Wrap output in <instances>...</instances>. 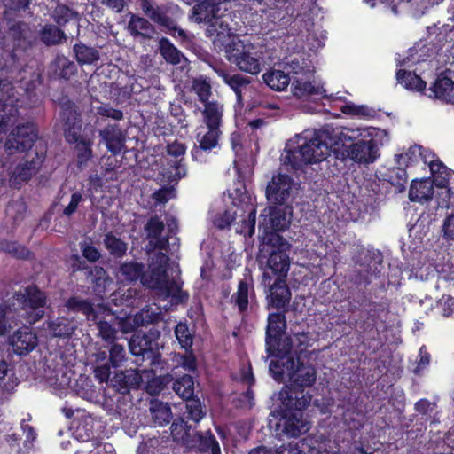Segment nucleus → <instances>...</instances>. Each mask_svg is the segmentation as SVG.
<instances>
[{
  "instance_id": "nucleus-59",
  "label": "nucleus",
  "mask_w": 454,
  "mask_h": 454,
  "mask_svg": "<svg viewBox=\"0 0 454 454\" xmlns=\"http://www.w3.org/2000/svg\"><path fill=\"white\" fill-rule=\"evenodd\" d=\"M110 363L113 367H119L126 358L123 346L114 343L109 350Z\"/></svg>"
},
{
  "instance_id": "nucleus-61",
  "label": "nucleus",
  "mask_w": 454,
  "mask_h": 454,
  "mask_svg": "<svg viewBox=\"0 0 454 454\" xmlns=\"http://www.w3.org/2000/svg\"><path fill=\"white\" fill-rule=\"evenodd\" d=\"M236 215L237 210L233 212L231 210H226L222 214H218L213 219L214 225L219 229L227 228L234 221Z\"/></svg>"
},
{
  "instance_id": "nucleus-5",
  "label": "nucleus",
  "mask_w": 454,
  "mask_h": 454,
  "mask_svg": "<svg viewBox=\"0 0 454 454\" xmlns=\"http://www.w3.org/2000/svg\"><path fill=\"white\" fill-rule=\"evenodd\" d=\"M226 59L240 71L252 75L258 74L264 66L262 51L248 38H232L224 47Z\"/></svg>"
},
{
  "instance_id": "nucleus-48",
  "label": "nucleus",
  "mask_w": 454,
  "mask_h": 454,
  "mask_svg": "<svg viewBox=\"0 0 454 454\" xmlns=\"http://www.w3.org/2000/svg\"><path fill=\"white\" fill-rule=\"evenodd\" d=\"M193 380L190 375H184L173 383L174 391L182 398L189 400L193 395Z\"/></svg>"
},
{
  "instance_id": "nucleus-2",
  "label": "nucleus",
  "mask_w": 454,
  "mask_h": 454,
  "mask_svg": "<svg viewBox=\"0 0 454 454\" xmlns=\"http://www.w3.org/2000/svg\"><path fill=\"white\" fill-rule=\"evenodd\" d=\"M336 129H305L290 139L281 155L283 164L301 168L324 160L338 145Z\"/></svg>"
},
{
  "instance_id": "nucleus-30",
  "label": "nucleus",
  "mask_w": 454,
  "mask_h": 454,
  "mask_svg": "<svg viewBox=\"0 0 454 454\" xmlns=\"http://www.w3.org/2000/svg\"><path fill=\"white\" fill-rule=\"evenodd\" d=\"M268 286L270 287V294L268 298L270 299V302L272 306L278 309L285 307L291 297L290 290L286 286L285 279L276 278L275 282L273 284L270 283Z\"/></svg>"
},
{
  "instance_id": "nucleus-22",
  "label": "nucleus",
  "mask_w": 454,
  "mask_h": 454,
  "mask_svg": "<svg viewBox=\"0 0 454 454\" xmlns=\"http://www.w3.org/2000/svg\"><path fill=\"white\" fill-rule=\"evenodd\" d=\"M228 10L226 3L222 4V10L213 15L208 20H202L201 22L208 23L207 33L208 35H215V39L221 41L222 38L231 35V30L229 27L228 18L224 12Z\"/></svg>"
},
{
  "instance_id": "nucleus-34",
  "label": "nucleus",
  "mask_w": 454,
  "mask_h": 454,
  "mask_svg": "<svg viewBox=\"0 0 454 454\" xmlns=\"http://www.w3.org/2000/svg\"><path fill=\"white\" fill-rule=\"evenodd\" d=\"M152 420L155 427H162L168 424L172 419V411L166 403L153 400L149 406Z\"/></svg>"
},
{
  "instance_id": "nucleus-38",
  "label": "nucleus",
  "mask_w": 454,
  "mask_h": 454,
  "mask_svg": "<svg viewBox=\"0 0 454 454\" xmlns=\"http://www.w3.org/2000/svg\"><path fill=\"white\" fill-rule=\"evenodd\" d=\"M263 82L273 90L282 91L290 83V77L281 70H270L263 74Z\"/></svg>"
},
{
  "instance_id": "nucleus-41",
  "label": "nucleus",
  "mask_w": 454,
  "mask_h": 454,
  "mask_svg": "<svg viewBox=\"0 0 454 454\" xmlns=\"http://www.w3.org/2000/svg\"><path fill=\"white\" fill-rule=\"evenodd\" d=\"M203 129L204 127H200L196 136L199 145L206 150H211L216 147L222 133L220 128L206 127L207 130L204 131Z\"/></svg>"
},
{
  "instance_id": "nucleus-55",
  "label": "nucleus",
  "mask_w": 454,
  "mask_h": 454,
  "mask_svg": "<svg viewBox=\"0 0 454 454\" xmlns=\"http://www.w3.org/2000/svg\"><path fill=\"white\" fill-rule=\"evenodd\" d=\"M0 251L11 254L18 258H25L28 255V251L25 247L6 239L0 240Z\"/></svg>"
},
{
  "instance_id": "nucleus-28",
  "label": "nucleus",
  "mask_w": 454,
  "mask_h": 454,
  "mask_svg": "<svg viewBox=\"0 0 454 454\" xmlns=\"http://www.w3.org/2000/svg\"><path fill=\"white\" fill-rule=\"evenodd\" d=\"M293 340L290 337L281 335L278 338V342L274 345L273 349L267 350L270 356H277L276 360L270 363H276L277 370L283 368V363H286L287 359H294L288 355L294 350Z\"/></svg>"
},
{
  "instance_id": "nucleus-4",
  "label": "nucleus",
  "mask_w": 454,
  "mask_h": 454,
  "mask_svg": "<svg viewBox=\"0 0 454 454\" xmlns=\"http://www.w3.org/2000/svg\"><path fill=\"white\" fill-rule=\"evenodd\" d=\"M291 245L278 233H270L263 238L258 260L264 266L262 284L270 286L273 278L285 279L290 267V259L287 252Z\"/></svg>"
},
{
  "instance_id": "nucleus-56",
  "label": "nucleus",
  "mask_w": 454,
  "mask_h": 454,
  "mask_svg": "<svg viewBox=\"0 0 454 454\" xmlns=\"http://www.w3.org/2000/svg\"><path fill=\"white\" fill-rule=\"evenodd\" d=\"M176 337L184 349H187L192 345V336L186 324L179 323L175 329Z\"/></svg>"
},
{
  "instance_id": "nucleus-1",
  "label": "nucleus",
  "mask_w": 454,
  "mask_h": 454,
  "mask_svg": "<svg viewBox=\"0 0 454 454\" xmlns=\"http://www.w3.org/2000/svg\"><path fill=\"white\" fill-rule=\"evenodd\" d=\"M168 260L161 251L154 254L151 258L148 270L144 273L142 264L135 262H125L120 266L117 278L121 282L140 278L143 286L154 290L159 296L172 297L176 301L183 302L188 298V294L182 291L177 279L169 278L167 273Z\"/></svg>"
},
{
  "instance_id": "nucleus-32",
  "label": "nucleus",
  "mask_w": 454,
  "mask_h": 454,
  "mask_svg": "<svg viewBox=\"0 0 454 454\" xmlns=\"http://www.w3.org/2000/svg\"><path fill=\"white\" fill-rule=\"evenodd\" d=\"M102 306L101 304L92 305L87 300L80 299L77 297H72L66 302V307L68 310L73 312H81L87 317L88 320H97L98 318V308Z\"/></svg>"
},
{
  "instance_id": "nucleus-63",
  "label": "nucleus",
  "mask_w": 454,
  "mask_h": 454,
  "mask_svg": "<svg viewBox=\"0 0 454 454\" xmlns=\"http://www.w3.org/2000/svg\"><path fill=\"white\" fill-rule=\"evenodd\" d=\"M186 409L189 418L195 422H199L205 415L202 411L201 404L198 400L189 399L186 403Z\"/></svg>"
},
{
  "instance_id": "nucleus-12",
  "label": "nucleus",
  "mask_w": 454,
  "mask_h": 454,
  "mask_svg": "<svg viewBox=\"0 0 454 454\" xmlns=\"http://www.w3.org/2000/svg\"><path fill=\"white\" fill-rule=\"evenodd\" d=\"M37 137L34 124L19 125L13 129L5 142V148L11 153L23 152L32 147Z\"/></svg>"
},
{
  "instance_id": "nucleus-37",
  "label": "nucleus",
  "mask_w": 454,
  "mask_h": 454,
  "mask_svg": "<svg viewBox=\"0 0 454 454\" xmlns=\"http://www.w3.org/2000/svg\"><path fill=\"white\" fill-rule=\"evenodd\" d=\"M432 91L436 98L454 103V82L448 77H439L433 85Z\"/></svg>"
},
{
  "instance_id": "nucleus-53",
  "label": "nucleus",
  "mask_w": 454,
  "mask_h": 454,
  "mask_svg": "<svg viewBox=\"0 0 454 454\" xmlns=\"http://www.w3.org/2000/svg\"><path fill=\"white\" fill-rule=\"evenodd\" d=\"M76 153H77V164L80 168H83L87 166V163L92 157V150H91V143L90 141H85L81 139L76 144Z\"/></svg>"
},
{
  "instance_id": "nucleus-29",
  "label": "nucleus",
  "mask_w": 454,
  "mask_h": 454,
  "mask_svg": "<svg viewBox=\"0 0 454 454\" xmlns=\"http://www.w3.org/2000/svg\"><path fill=\"white\" fill-rule=\"evenodd\" d=\"M434 195L433 182L430 179L413 181L409 191V199L414 202L423 203Z\"/></svg>"
},
{
  "instance_id": "nucleus-58",
  "label": "nucleus",
  "mask_w": 454,
  "mask_h": 454,
  "mask_svg": "<svg viewBox=\"0 0 454 454\" xmlns=\"http://www.w3.org/2000/svg\"><path fill=\"white\" fill-rule=\"evenodd\" d=\"M129 350L134 356H144L148 350V341L145 336L135 335L129 342Z\"/></svg>"
},
{
  "instance_id": "nucleus-14",
  "label": "nucleus",
  "mask_w": 454,
  "mask_h": 454,
  "mask_svg": "<svg viewBox=\"0 0 454 454\" xmlns=\"http://www.w3.org/2000/svg\"><path fill=\"white\" fill-rule=\"evenodd\" d=\"M153 376L152 370H126L117 372L111 380L112 385L118 391H125L128 388L142 387L144 380H149Z\"/></svg>"
},
{
  "instance_id": "nucleus-46",
  "label": "nucleus",
  "mask_w": 454,
  "mask_h": 454,
  "mask_svg": "<svg viewBox=\"0 0 454 454\" xmlns=\"http://www.w3.org/2000/svg\"><path fill=\"white\" fill-rule=\"evenodd\" d=\"M75 328L72 322L63 317L49 323V330L54 337L69 338Z\"/></svg>"
},
{
  "instance_id": "nucleus-19",
  "label": "nucleus",
  "mask_w": 454,
  "mask_h": 454,
  "mask_svg": "<svg viewBox=\"0 0 454 454\" xmlns=\"http://www.w3.org/2000/svg\"><path fill=\"white\" fill-rule=\"evenodd\" d=\"M98 318L92 320L98 325L100 337L108 342L114 341L116 334L115 313L106 306L98 308Z\"/></svg>"
},
{
  "instance_id": "nucleus-39",
  "label": "nucleus",
  "mask_w": 454,
  "mask_h": 454,
  "mask_svg": "<svg viewBox=\"0 0 454 454\" xmlns=\"http://www.w3.org/2000/svg\"><path fill=\"white\" fill-rule=\"evenodd\" d=\"M159 49L163 59L171 65H178L186 60L184 55L168 38L163 37L159 41Z\"/></svg>"
},
{
  "instance_id": "nucleus-62",
  "label": "nucleus",
  "mask_w": 454,
  "mask_h": 454,
  "mask_svg": "<svg viewBox=\"0 0 454 454\" xmlns=\"http://www.w3.org/2000/svg\"><path fill=\"white\" fill-rule=\"evenodd\" d=\"M304 444L305 443H301V441L282 444L275 448V454H306L304 453V450H302Z\"/></svg>"
},
{
  "instance_id": "nucleus-57",
  "label": "nucleus",
  "mask_w": 454,
  "mask_h": 454,
  "mask_svg": "<svg viewBox=\"0 0 454 454\" xmlns=\"http://www.w3.org/2000/svg\"><path fill=\"white\" fill-rule=\"evenodd\" d=\"M53 18L59 25L63 26L69 21L75 20L76 13L66 5H58L54 10Z\"/></svg>"
},
{
  "instance_id": "nucleus-6",
  "label": "nucleus",
  "mask_w": 454,
  "mask_h": 454,
  "mask_svg": "<svg viewBox=\"0 0 454 454\" xmlns=\"http://www.w3.org/2000/svg\"><path fill=\"white\" fill-rule=\"evenodd\" d=\"M277 365L276 363H270V372L277 381L288 380L295 387H308L316 381V369L301 364L299 359H287L280 370H277Z\"/></svg>"
},
{
  "instance_id": "nucleus-16",
  "label": "nucleus",
  "mask_w": 454,
  "mask_h": 454,
  "mask_svg": "<svg viewBox=\"0 0 454 454\" xmlns=\"http://www.w3.org/2000/svg\"><path fill=\"white\" fill-rule=\"evenodd\" d=\"M434 158V154L427 149H424L419 145L411 146L404 153H400L395 156V161L398 165V176L400 178H405L406 174L404 168L417 162L421 159L425 164H429V160Z\"/></svg>"
},
{
  "instance_id": "nucleus-26",
  "label": "nucleus",
  "mask_w": 454,
  "mask_h": 454,
  "mask_svg": "<svg viewBox=\"0 0 454 454\" xmlns=\"http://www.w3.org/2000/svg\"><path fill=\"white\" fill-rule=\"evenodd\" d=\"M286 329V321L282 314L272 313L268 317L266 331V350H271L278 342V338L283 335Z\"/></svg>"
},
{
  "instance_id": "nucleus-51",
  "label": "nucleus",
  "mask_w": 454,
  "mask_h": 454,
  "mask_svg": "<svg viewBox=\"0 0 454 454\" xmlns=\"http://www.w3.org/2000/svg\"><path fill=\"white\" fill-rule=\"evenodd\" d=\"M94 282V291L102 294L106 291L107 286L112 283L111 278L106 275V270L101 267H95L91 271Z\"/></svg>"
},
{
  "instance_id": "nucleus-9",
  "label": "nucleus",
  "mask_w": 454,
  "mask_h": 454,
  "mask_svg": "<svg viewBox=\"0 0 454 454\" xmlns=\"http://www.w3.org/2000/svg\"><path fill=\"white\" fill-rule=\"evenodd\" d=\"M18 304L26 311L29 323L38 321L43 316V308L46 303L45 295L35 286H28L24 292H19L13 296L12 306Z\"/></svg>"
},
{
  "instance_id": "nucleus-23",
  "label": "nucleus",
  "mask_w": 454,
  "mask_h": 454,
  "mask_svg": "<svg viewBox=\"0 0 454 454\" xmlns=\"http://www.w3.org/2000/svg\"><path fill=\"white\" fill-rule=\"evenodd\" d=\"M107 149L114 154L120 153L125 144V136L119 125H108L99 132Z\"/></svg>"
},
{
  "instance_id": "nucleus-17",
  "label": "nucleus",
  "mask_w": 454,
  "mask_h": 454,
  "mask_svg": "<svg viewBox=\"0 0 454 454\" xmlns=\"http://www.w3.org/2000/svg\"><path fill=\"white\" fill-rule=\"evenodd\" d=\"M61 118L65 122V137L69 143H78L82 123L74 106L68 103L61 106Z\"/></svg>"
},
{
  "instance_id": "nucleus-10",
  "label": "nucleus",
  "mask_w": 454,
  "mask_h": 454,
  "mask_svg": "<svg viewBox=\"0 0 454 454\" xmlns=\"http://www.w3.org/2000/svg\"><path fill=\"white\" fill-rule=\"evenodd\" d=\"M140 7L148 18L166 27L172 36L181 40L187 39L185 31L177 27L176 21L167 16V8L164 5H158L153 0H141Z\"/></svg>"
},
{
  "instance_id": "nucleus-21",
  "label": "nucleus",
  "mask_w": 454,
  "mask_h": 454,
  "mask_svg": "<svg viewBox=\"0 0 454 454\" xmlns=\"http://www.w3.org/2000/svg\"><path fill=\"white\" fill-rule=\"evenodd\" d=\"M164 230V223L158 216L152 217L145 227L149 243L147 249L153 251L155 249L163 250L168 245V239L161 235Z\"/></svg>"
},
{
  "instance_id": "nucleus-64",
  "label": "nucleus",
  "mask_w": 454,
  "mask_h": 454,
  "mask_svg": "<svg viewBox=\"0 0 454 454\" xmlns=\"http://www.w3.org/2000/svg\"><path fill=\"white\" fill-rule=\"evenodd\" d=\"M80 247L83 257L88 261L96 262L99 259L100 253L90 242L85 240L80 244Z\"/></svg>"
},
{
  "instance_id": "nucleus-7",
  "label": "nucleus",
  "mask_w": 454,
  "mask_h": 454,
  "mask_svg": "<svg viewBox=\"0 0 454 454\" xmlns=\"http://www.w3.org/2000/svg\"><path fill=\"white\" fill-rule=\"evenodd\" d=\"M290 67L297 77L294 78L292 91L294 97L303 100H318L327 98L323 85L316 81H310L313 72L309 67L300 66L298 60H292Z\"/></svg>"
},
{
  "instance_id": "nucleus-45",
  "label": "nucleus",
  "mask_w": 454,
  "mask_h": 454,
  "mask_svg": "<svg viewBox=\"0 0 454 454\" xmlns=\"http://www.w3.org/2000/svg\"><path fill=\"white\" fill-rule=\"evenodd\" d=\"M18 324L15 309L6 303L0 305V335L5 334Z\"/></svg>"
},
{
  "instance_id": "nucleus-49",
  "label": "nucleus",
  "mask_w": 454,
  "mask_h": 454,
  "mask_svg": "<svg viewBox=\"0 0 454 454\" xmlns=\"http://www.w3.org/2000/svg\"><path fill=\"white\" fill-rule=\"evenodd\" d=\"M17 114L18 109L12 102L0 105V133L5 132L7 127L15 121Z\"/></svg>"
},
{
  "instance_id": "nucleus-20",
  "label": "nucleus",
  "mask_w": 454,
  "mask_h": 454,
  "mask_svg": "<svg viewBox=\"0 0 454 454\" xmlns=\"http://www.w3.org/2000/svg\"><path fill=\"white\" fill-rule=\"evenodd\" d=\"M44 159L43 153H36L30 160L20 163L12 172L11 182L13 186L21 184L27 182L30 177L36 173Z\"/></svg>"
},
{
  "instance_id": "nucleus-27",
  "label": "nucleus",
  "mask_w": 454,
  "mask_h": 454,
  "mask_svg": "<svg viewBox=\"0 0 454 454\" xmlns=\"http://www.w3.org/2000/svg\"><path fill=\"white\" fill-rule=\"evenodd\" d=\"M428 167L433 177V180H431L433 182V186L435 185L440 188H447L448 192H450V178L454 175L451 170L444 166L440 160H434V158L432 160H429Z\"/></svg>"
},
{
  "instance_id": "nucleus-25",
  "label": "nucleus",
  "mask_w": 454,
  "mask_h": 454,
  "mask_svg": "<svg viewBox=\"0 0 454 454\" xmlns=\"http://www.w3.org/2000/svg\"><path fill=\"white\" fill-rule=\"evenodd\" d=\"M254 286L251 278H244L239 281L237 291L231 295V302L239 312L247 310L250 301L254 297Z\"/></svg>"
},
{
  "instance_id": "nucleus-36",
  "label": "nucleus",
  "mask_w": 454,
  "mask_h": 454,
  "mask_svg": "<svg viewBox=\"0 0 454 454\" xmlns=\"http://www.w3.org/2000/svg\"><path fill=\"white\" fill-rule=\"evenodd\" d=\"M128 29L134 36L151 38L154 33L153 25L145 18L132 14L128 24Z\"/></svg>"
},
{
  "instance_id": "nucleus-18",
  "label": "nucleus",
  "mask_w": 454,
  "mask_h": 454,
  "mask_svg": "<svg viewBox=\"0 0 454 454\" xmlns=\"http://www.w3.org/2000/svg\"><path fill=\"white\" fill-rule=\"evenodd\" d=\"M235 217L239 218L236 223V232L245 237H251L255 231L256 209L252 202L245 203L237 209Z\"/></svg>"
},
{
  "instance_id": "nucleus-47",
  "label": "nucleus",
  "mask_w": 454,
  "mask_h": 454,
  "mask_svg": "<svg viewBox=\"0 0 454 454\" xmlns=\"http://www.w3.org/2000/svg\"><path fill=\"white\" fill-rule=\"evenodd\" d=\"M74 51L77 61L82 65H90L99 59L98 50L84 44L74 45Z\"/></svg>"
},
{
  "instance_id": "nucleus-3",
  "label": "nucleus",
  "mask_w": 454,
  "mask_h": 454,
  "mask_svg": "<svg viewBox=\"0 0 454 454\" xmlns=\"http://www.w3.org/2000/svg\"><path fill=\"white\" fill-rule=\"evenodd\" d=\"M338 145L356 141L346 148L347 157L358 164L368 165L380 158V149L389 141L386 129L375 127L336 128Z\"/></svg>"
},
{
  "instance_id": "nucleus-40",
  "label": "nucleus",
  "mask_w": 454,
  "mask_h": 454,
  "mask_svg": "<svg viewBox=\"0 0 454 454\" xmlns=\"http://www.w3.org/2000/svg\"><path fill=\"white\" fill-rule=\"evenodd\" d=\"M396 79L398 83L407 90L422 91L426 88V82H424L415 73L406 71L400 68L396 72Z\"/></svg>"
},
{
  "instance_id": "nucleus-54",
  "label": "nucleus",
  "mask_w": 454,
  "mask_h": 454,
  "mask_svg": "<svg viewBox=\"0 0 454 454\" xmlns=\"http://www.w3.org/2000/svg\"><path fill=\"white\" fill-rule=\"evenodd\" d=\"M223 82L233 90L237 100L239 103L241 101V88L248 84V79L239 74H229L228 78H226Z\"/></svg>"
},
{
  "instance_id": "nucleus-15",
  "label": "nucleus",
  "mask_w": 454,
  "mask_h": 454,
  "mask_svg": "<svg viewBox=\"0 0 454 454\" xmlns=\"http://www.w3.org/2000/svg\"><path fill=\"white\" fill-rule=\"evenodd\" d=\"M8 343L12 351L19 355H27L33 351L38 343V339L29 328H20L15 331L8 339Z\"/></svg>"
},
{
  "instance_id": "nucleus-13",
  "label": "nucleus",
  "mask_w": 454,
  "mask_h": 454,
  "mask_svg": "<svg viewBox=\"0 0 454 454\" xmlns=\"http://www.w3.org/2000/svg\"><path fill=\"white\" fill-rule=\"evenodd\" d=\"M295 184L287 176L279 174L274 176L266 189V197L269 201L283 205L292 197Z\"/></svg>"
},
{
  "instance_id": "nucleus-8",
  "label": "nucleus",
  "mask_w": 454,
  "mask_h": 454,
  "mask_svg": "<svg viewBox=\"0 0 454 454\" xmlns=\"http://www.w3.org/2000/svg\"><path fill=\"white\" fill-rule=\"evenodd\" d=\"M273 416L278 417L274 429L279 435L298 437L310 428L309 421L303 417L302 413L280 407V411H275Z\"/></svg>"
},
{
  "instance_id": "nucleus-50",
  "label": "nucleus",
  "mask_w": 454,
  "mask_h": 454,
  "mask_svg": "<svg viewBox=\"0 0 454 454\" xmlns=\"http://www.w3.org/2000/svg\"><path fill=\"white\" fill-rule=\"evenodd\" d=\"M104 243L110 254L116 257L124 255L128 249V246L124 241L110 233L106 235Z\"/></svg>"
},
{
  "instance_id": "nucleus-52",
  "label": "nucleus",
  "mask_w": 454,
  "mask_h": 454,
  "mask_svg": "<svg viewBox=\"0 0 454 454\" xmlns=\"http://www.w3.org/2000/svg\"><path fill=\"white\" fill-rule=\"evenodd\" d=\"M64 38V33L53 25H47L41 31V39L47 45L59 43Z\"/></svg>"
},
{
  "instance_id": "nucleus-11",
  "label": "nucleus",
  "mask_w": 454,
  "mask_h": 454,
  "mask_svg": "<svg viewBox=\"0 0 454 454\" xmlns=\"http://www.w3.org/2000/svg\"><path fill=\"white\" fill-rule=\"evenodd\" d=\"M291 222V212L275 207H265L260 215L259 228H263L265 237L270 233H278L288 228Z\"/></svg>"
},
{
  "instance_id": "nucleus-35",
  "label": "nucleus",
  "mask_w": 454,
  "mask_h": 454,
  "mask_svg": "<svg viewBox=\"0 0 454 454\" xmlns=\"http://www.w3.org/2000/svg\"><path fill=\"white\" fill-rule=\"evenodd\" d=\"M170 429L171 435L176 442H180L189 448L193 447L195 433L191 430V427L187 426L184 419L175 420Z\"/></svg>"
},
{
  "instance_id": "nucleus-43",
  "label": "nucleus",
  "mask_w": 454,
  "mask_h": 454,
  "mask_svg": "<svg viewBox=\"0 0 454 454\" xmlns=\"http://www.w3.org/2000/svg\"><path fill=\"white\" fill-rule=\"evenodd\" d=\"M192 91H193L198 99L202 103L210 102L209 98L212 96V85L210 81L206 76H199L192 81Z\"/></svg>"
},
{
  "instance_id": "nucleus-24",
  "label": "nucleus",
  "mask_w": 454,
  "mask_h": 454,
  "mask_svg": "<svg viewBox=\"0 0 454 454\" xmlns=\"http://www.w3.org/2000/svg\"><path fill=\"white\" fill-rule=\"evenodd\" d=\"M278 400L282 408L294 411V412L302 413V410L307 408L310 402L311 396L309 394H302L301 397L294 395V392L287 388H283L278 393Z\"/></svg>"
},
{
  "instance_id": "nucleus-44",
  "label": "nucleus",
  "mask_w": 454,
  "mask_h": 454,
  "mask_svg": "<svg viewBox=\"0 0 454 454\" xmlns=\"http://www.w3.org/2000/svg\"><path fill=\"white\" fill-rule=\"evenodd\" d=\"M160 318V311L155 305H148L143 308L133 317L135 325L143 326L155 323Z\"/></svg>"
},
{
  "instance_id": "nucleus-31",
  "label": "nucleus",
  "mask_w": 454,
  "mask_h": 454,
  "mask_svg": "<svg viewBox=\"0 0 454 454\" xmlns=\"http://www.w3.org/2000/svg\"><path fill=\"white\" fill-rule=\"evenodd\" d=\"M202 117L206 127L220 128L223 114V105L216 100L203 104Z\"/></svg>"
},
{
  "instance_id": "nucleus-42",
  "label": "nucleus",
  "mask_w": 454,
  "mask_h": 454,
  "mask_svg": "<svg viewBox=\"0 0 454 454\" xmlns=\"http://www.w3.org/2000/svg\"><path fill=\"white\" fill-rule=\"evenodd\" d=\"M193 440V447L198 443V447L202 452H210V454H220L221 452L219 443L211 432H207L205 434L195 433Z\"/></svg>"
},
{
  "instance_id": "nucleus-60",
  "label": "nucleus",
  "mask_w": 454,
  "mask_h": 454,
  "mask_svg": "<svg viewBox=\"0 0 454 454\" xmlns=\"http://www.w3.org/2000/svg\"><path fill=\"white\" fill-rule=\"evenodd\" d=\"M174 360L184 371L193 372L196 369V359L192 352L184 355H176Z\"/></svg>"
},
{
  "instance_id": "nucleus-33",
  "label": "nucleus",
  "mask_w": 454,
  "mask_h": 454,
  "mask_svg": "<svg viewBox=\"0 0 454 454\" xmlns=\"http://www.w3.org/2000/svg\"><path fill=\"white\" fill-rule=\"evenodd\" d=\"M305 443L302 446L306 454H333L334 450L331 446V442L322 435L317 437H307L301 441Z\"/></svg>"
}]
</instances>
